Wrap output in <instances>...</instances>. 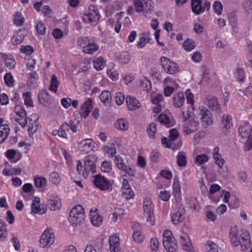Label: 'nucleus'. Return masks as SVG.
<instances>
[{"mask_svg": "<svg viewBox=\"0 0 252 252\" xmlns=\"http://www.w3.org/2000/svg\"><path fill=\"white\" fill-rule=\"evenodd\" d=\"M229 237L233 246L237 247L240 245L242 251H246L251 247L250 234L246 230L239 228L235 226L231 228Z\"/></svg>", "mask_w": 252, "mask_h": 252, "instance_id": "f257e3e1", "label": "nucleus"}, {"mask_svg": "<svg viewBox=\"0 0 252 252\" xmlns=\"http://www.w3.org/2000/svg\"><path fill=\"white\" fill-rule=\"evenodd\" d=\"M239 136L243 138L247 139L245 144V149L249 151L252 148V129L251 126L248 123H245L241 125L238 129Z\"/></svg>", "mask_w": 252, "mask_h": 252, "instance_id": "f03ea898", "label": "nucleus"}, {"mask_svg": "<svg viewBox=\"0 0 252 252\" xmlns=\"http://www.w3.org/2000/svg\"><path fill=\"white\" fill-rule=\"evenodd\" d=\"M163 244L168 252H175L178 245L175 237L172 236V233L169 230H165L163 233Z\"/></svg>", "mask_w": 252, "mask_h": 252, "instance_id": "7ed1b4c3", "label": "nucleus"}, {"mask_svg": "<svg viewBox=\"0 0 252 252\" xmlns=\"http://www.w3.org/2000/svg\"><path fill=\"white\" fill-rule=\"evenodd\" d=\"M85 217L84 209L81 205H76L73 208L69 214V221L77 225L84 220Z\"/></svg>", "mask_w": 252, "mask_h": 252, "instance_id": "20e7f679", "label": "nucleus"}, {"mask_svg": "<svg viewBox=\"0 0 252 252\" xmlns=\"http://www.w3.org/2000/svg\"><path fill=\"white\" fill-rule=\"evenodd\" d=\"M133 2L136 12H142L146 15L153 10V6L152 0H133Z\"/></svg>", "mask_w": 252, "mask_h": 252, "instance_id": "39448f33", "label": "nucleus"}, {"mask_svg": "<svg viewBox=\"0 0 252 252\" xmlns=\"http://www.w3.org/2000/svg\"><path fill=\"white\" fill-rule=\"evenodd\" d=\"M97 160V157L94 155L87 156L84 162V169L83 171L84 177L87 178L90 172L94 173L95 172V162Z\"/></svg>", "mask_w": 252, "mask_h": 252, "instance_id": "423d86ee", "label": "nucleus"}, {"mask_svg": "<svg viewBox=\"0 0 252 252\" xmlns=\"http://www.w3.org/2000/svg\"><path fill=\"white\" fill-rule=\"evenodd\" d=\"M94 184L101 190L110 191L112 187L109 180L100 174L94 176Z\"/></svg>", "mask_w": 252, "mask_h": 252, "instance_id": "0eeeda50", "label": "nucleus"}, {"mask_svg": "<svg viewBox=\"0 0 252 252\" xmlns=\"http://www.w3.org/2000/svg\"><path fill=\"white\" fill-rule=\"evenodd\" d=\"M89 12L85 13L83 17V21L86 23L96 25L99 21V15L97 8L94 5L89 6Z\"/></svg>", "mask_w": 252, "mask_h": 252, "instance_id": "6e6552de", "label": "nucleus"}, {"mask_svg": "<svg viewBox=\"0 0 252 252\" xmlns=\"http://www.w3.org/2000/svg\"><path fill=\"white\" fill-rule=\"evenodd\" d=\"M191 6L192 11L195 14L199 15L203 12L206 9H209L210 3L205 0H191Z\"/></svg>", "mask_w": 252, "mask_h": 252, "instance_id": "1a4fd4ad", "label": "nucleus"}, {"mask_svg": "<svg viewBox=\"0 0 252 252\" xmlns=\"http://www.w3.org/2000/svg\"><path fill=\"white\" fill-rule=\"evenodd\" d=\"M161 64L167 73L173 74L179 71L178 65L168 58L162 57L160 59Z\"/></svg>", "mask_w": 252, "mask_h": 252, "instance_id": "9d476101", "label": "nucleus"}, {"mask_svg": "<svg viewBox=\"0 0 252 252\" xmlns=\"http://www.w3.org/2000/svg\"><path fill=\"white\" fill-rule=\"evenodd\" d=\"M55 240V236L50 229H46L41 234L40 239V245L43 248L51 245Z\"/></svg>", "mask_w": 252, "mask_h": 252, "instance_id": "9b49d317", "label": "nucleus"}, {"mask_svg": "<svg viewBox=\"0 0 252 252\" xmlns=\"http://www.w3.org/2000/svg\"><path fill=\"white\" fill-rule=\"evenodd\" d=\"M116 166L119 169L122 170L130 176H133L135 174V170L131 167L126 166L123 158L120 156H117L114 159Z\"/></svg>", "mask_w": 252, "mask_h": 252, "instance_id": "f8f14e48", "label": "nucleus"}, {"mask_svg": "<svg viewBox=\"0 0 252 252\" xmlns=\"http://www.w3.org/2000/svg\"><path fill=\"white\" fill-rule=\"evenodd\" d=\"M199 115L203 125L208 126L213 123L212 114L206 107H202L199 109Z\"/></svg>", "mask_w": 252, "mask_h": 252, "instance_id": "ddd939ff", "label": "nucleus"}, {"mask_svg": "<svg viewBox=\"0 0 252 252\" xmlns=\"http://www.w3.org/2000/svg\"><path fill=\"white\" fill-rule=\"evenodd\" d=\"M14 112L19 116L15 121L22 126H25L27 124V113L25 110L21 106L17 105L15 107Z\"/></svg>", "mask_w": 252, "mask_h": 252, "instance_id": "4468645a", "label": "nucleus"}, {"mask_svg": "<svg viewBox=\"0 0 252 252\" xmlns=\"http://www.w3.org/2000/svg\"><path fill=\"white\" fill-rule=\"evenodd\" d=\"M198 122L193 118L185 122L183 131L187 134L194 132L198 129Z\"/></svg>", "mask_w": 252, "mask_h": 252, "instance_id": "2eb2a0df", "label": "nucleus"}, {"mask_svg": "<svg viewBox=\"0 0 252 252\" xmlns=\"http://www.w3.org/2000/svg\"><path fill=\"white\" fill-rule=\"evenodd\" d=\"M206 99L207 105L212 111L218 113L220 112L221 106L216 97L212 95H207L206 96Z\"/></svg>", "mask_w": 252, "mask_h": 252, "instance_id": "dca6fc26", "label": "nucleus"}, {"mask_svg": "<svg viewBox=\"0 0 252 252\" xmlns=\"http://www.w3.org/2000/svg\"><path fill=\"white\" fill-rule=\"evenodd\" d=\"M133 240L137 243H141L144 239V236L141 231V226L138 222H134L132 225Z\"/></svg>", "mask_w": 252, "mask_h": 252, "instance_id": "f3484780", "label": "nucleus"}, {"mask_svg": "<svg viewBox=\"0 0 252 252\" xmlns=\"http://www.w3.org/2000/svg\"><path fill=\"white\" fill-rule=\"evenodd\" d=\"M39 117L37 114H33L31 115L28 118H27V123H28L29 131L31 133H34L37 129Z\"/></svg>", "mask_w": 252, "mask_h": 252, "instance_id": "a211bd4d", "label": "nucleus"}, {"mask_svg": "<svg viewBox=\"0 0 252 252\" xmlns=\"http://www.w3.org/2000/svg\"><path fill=\"white\" fill-rule=\"evenodd\" d=\"M94 148V142L91 139L83 140L79 143V149L83 153H87Z\"/></svg>", "mask_w": 252, "mask_h": 252, "instance_id": "6ab92c4d", "label": "nucleus"}, {"mask_svg": "<svg viewBox=\"0 0 252 252\" xmlns=\"http://www.w3.org/2000/svg\"><path fill=\"white\" fill-rule=\"evenodd\" d=\"M109 248L111 252H120L119 238L116 235H111L109 237Z\"/></svg>", "mask_w": 252, "mask_h": 252, "instance_id": "aec40b11", "label": "nucleus"}, {"mask_svg": "<svg viewBox=\"0 0 252 252\" xmlns=\"http://www.w3.org/2000/svg\"><path fill=\"white\" fill-rule=\"evenodd\" d=\"M27 34V31L26 29H22L19 30L13 36L11 39L12 43L14 45L20 44Z\"/></svg>", "mask_w": 252, "mask_h": 252, "instance_id": "412c9836", "label": "nucleus"}, {"mask_svg": "<svg viewBox=\"0 0 252 252\" xmlns=\"http://www.w3.org/2000/svg\"><path fill=\"white\" fill-rule=\"evenodd\" d=\"M92 100L88 98L81 106L80 114L81 116L86 118L93 108Z\"/></svg>", "mask_w": 252, "mask_h": 252, "instance_id": "4be33fe9", "label": "nucleus"}, {"mask_svg": "<svg viewBox=\"0 0 252 252\" xmlns=\"http://www.w3.org/2000/svg\"><path fill=\"white\" fill-rule=\"evenodd\" d=\"M181 243L183 246V249L189 252L194 251L193 248L192 247L191 243L188 235L185 233H183L180 236Z\"/></svg>", "mask_w": 252, "mask_h": 252, "instance_id": "5701e85b", "label": "nucleus"}, {"mask_svg": "<svg viewBox=\"0 0 252 252\" xmlns=\"http://www.w3.org/2000/svg\"><path fill=\"white\" fill-rule=\"evenodd\" d=\"M126 103L129 110H135L141 106L139 101L135 97L131 96H127L126 97Z\"/></svg>", "mask_w": 252, "mask_h": 252, "instance_id": "b1692460", "label": "nucleus"}, {"mask_svg": "<svg viewBox=\"0 0 252 252\" xmlns=\"http://www.w3.org/2000/svg\"><path fill=\"white\" fill-rule=\"evenodd\" d=\"M68 131V126L67 124V122H64L62 124L58 130H55L53 131L52 134L54 136L58 135L63 138H66L67 136V132Z\"/></svg>", "mask_w": 252, "mask_h": 252, "instance_id": "393cba45", "label": "nucleus"}, {"mask_svg": "<svg viewBox=\"0 0 252 252\" xmlns=\"http://www.w3.org/2000/svg\"><path fill=\"white\" fill-rule=\"evenodd\" d=\"M0 58L5 62V66L9 69L14 68L16 64V62L11 55L2 54L0 53Z\"/></svg>", "mask_w": 252, "mask_h": 252, "instance_id": "a878e982", "label": "nucleus"}, {"mask_svg": "<svg viewBox=\"0 0 252 252\" xmlns=\"http://www.w3.org/2000/svg\"><path fill=\"white\" fill-rule=\"evenodd\" d=\"M173 104L177 108L181 107L185 102V96L183 93H178L174 94L173 96Z\"/></svg>", "mask_w": 252, "mask_h": 252, "instance_id": "bb28decb", "label": "nucleus"}, {"mask_svg": "<svg viewBox=\"0 0 252 252\" xmlns=\"http://www.w3.org/2000/svg\"><path fill=\"white\" fill-rule=\"evenodd\" d=\"M90 218L91 222L94 226H98L102 222V217L92 209L90 211Z\"/></svg>", "mask_w": 252, "mask_h": 252, "instance_id": "cd10ccee", "label": "nucleus"}, {"mask_svg": "<svg viewBox=\"0 0 252 252\" xmlns=\"http://www.w3.org/2000/svg\"><path fill=\"white\" fill-rule=\"evenodd\" d=\"M32 212L33 214L39 213L43 214L45 213L43 208L40 207V199L38 197H35L32 204Z\"/></svg>", "mask_w": 252, "mask_h": 252, "instance_id": "c85d7f7f", "label": "nucleus"}, {"mask_svg": "<svg viewBox=\"0 0 252 252\" xmlns=\"http://www.w3.org/2000/svg\"><path fill=\"white\" fill-rule=\"evenodd\" d=\"M219 148L215 147L213 150V158L215 160L216 163L220 167L222 168L224 163V160L222 158L221 156L219 153Z\"/></svg>", "mask_w": 252, "mask_h": 252, "instance_id": "c756f323", "label": "nucleus"}, {"mask_svg": "<svg viewBox=\"0 0 252 252\" xmlns=\"http://www.w3.org/2000/svg\"><path fill=\"white\" fill-rule=\"evenodd\" d=\"M100 99L104 104L110 106L112 100L110 92L108 91H103L100 95Z\"/></svg>", "mask_w": 252, "mask_h": 252, "instance_id": "7c9ffc66", "label": "nucleus"}, {"mask_svg": "<svg viewBox=\"0 0 252 252\" xmlns=\"http://www.w3.org/2000/svg\"><path fill=\"white\" fill-rule=\"evenodd\" d=\"M9 132L10 128L8 125H0V144L7 138Z\"/></svg>", "mask_w": 252, "mask_h": 252, "instance_id": "2f4dec72", "label": "nucleus"}, {"mask_svg": "<svg viewBox=\"0 0 252 252\" xmlns=\"http://www.w3.org/2000/svg\"><path fill=\"white\" fill-rule=\"evenodd\" d=\"M99 48V46L94 42H88V43L84 47L83 52L86 54H92Z\"/></svg>", "mask_w": 252, "mask_h": 252, "instance_id": "473e14b6", "label": "nucleus"}, {"mask_svg": "<svg viewBox=\"0 0 252 252\" xmlns=\"http://www.w3.org/2000/svg\"><path fill=\"white\" fill-rule=\"evenodd\" d=\"M116 127L122 131H126L128 128V123L125 119H120L115 123Z\"/></svg>", "mask_w": 252, "mask_h": 252, "instance_id": "72a5a7b5", "label": "nucleus"}, {"mask_svg": "<svg viewBox=\"0 0 252 252\" xmlns=\"http://www.w3.org/2000/svg\"><path fill=\"white\" fill-rule=\"evenodd\" d=\"M221 124L226 129H230L233 126L232 117L230 115H224L222 118Z\"/></svg>", "mask_w": 252, "mask_h": 252, "instance_id": "f704fd0d", "label": "nucleus"}, {"mask_svg": "<svg viewBox=\"0 0 252 252\" xmlns=\"http://www.w3.org/2000/svg\"><path fill=\"white\" fill-rule=\"evenodd\" d=\"M143 210L144 214L153 211V205L151 200L149 198H146L143 202Z\"/></svg>", "mask_w": 252, "mask_h": 252, "instance_id": "c9c22d12", "label": "nucleus"}, {"mask_svg": "<svg viewBox=\"0 0 252 252\" xmlns=\"http://www.w3.org/2000/svg\"><path fill=\"white\" fill-rule=\"evenodd\" d=\"M7 235L6 224L1 220H0V241H4Z\"/></svg>", "mask_w": 252, "mask_h": 252, "instance_id": "e433bc0d", "label": "nucleus"}, {"mask_svg": "<svg viewBox=\"0 0 252 252\" xmlns=\"http://www.w3.org/2000/svg\"><path fill=\"white\" fill-rule=\"evenodd\" d=\"M185 219L184 215L180 212H177L172 216V221L174 224H178Z\"/></svg>", "mask_w": 252, "mask_h": 252, "instance_id": "4c0bfd02", "label": "nucleus"}, {"mask_svg": "<svg viewBox=\"0 0 252 252\" xmlns=\"http://www.w3.org/2000/svg\"><path fill=\"white\" fill-rule=\"evenodd\" d=\"M93 64L94 68L97 70H100L104 67L105 61L103 58L100 57L94 60Z\"/></svg>", "mask_w": 252, "mask_h": 252, "instance_id": "58836bf2", "label": "nucleus"}, {"mask_svg": "<svg viewBox=\"0 0 252 252\" xmlns=\"http://www.w3.org/2000/svg\"><path fill=\"white\" fill-rule=\"evenodd\" d=\"M177 163L179 166L183 167L187 165L186 157L184 152H179L177 156Z\"/></svg>", "mask_w": 252, "mask_h": 252, "instance_id": "ea45409f", "label": "nucleus"}, {"mask_svg": "<svg viewBox=\"0 0 252 252\" xmlns=\"http://www.w3.org/2000/svg\"><path fill=\"white\" fill-rule=\"evenodd\" d=\"M205 248L208 252H218V245L212 241H207L205 245Z\"/></svg>", "mask_w": 252, "mask_h": 252, "instance_id": "a19ab883", "label": "nucleus"}, {"mask_svg": "<svg viewBox=\"0 0 252 252\" xmlns=\"http://www.w3.org/2000/svg\"><path fill=\"white\" fill-rule=\"evenodd\" d=\"M141 87L145 91L148 92L151 89V83L147 78L144 77L140 80Z\"/></svg>", "mask_w": 252, "mask_h": 252, "instance_id": "79ce46f5", "label": "nucleus"}, {"mask_svg": "<svg viewBox=\"0 0 252 252\" xmlns=\"http://www.w3.org/2000/svg\"><path fill=\"white\" fill-rule=\"evenodd\" d=\"M59 82L56 75L53 74L52 76L50 81V90L54 92H56L59 86Z\"/></svg>", "mask_w": 252, "mask_h": 252, "instance_id": "37998d69", "label": "nucleus"}, {"mask_svg": "<svg viewBox=\"0 0 252 252\" xmlns=\"http://www.w3.org/2000/svg\"><path fill=\"white\" fill-rule=\"evenodd\" d=\"M34 181L35 186L38 188L43 187L47 183L45 178L40 176L35 177Z\"/></svg>", "mask_w": 252, "mask_h": 252, "instance_id": "c03bdc74", "label": "nucleus"}, {"mask_svg": "<svg viewBox=\"0 0 252 252\" xmlns=\"http://www.w3.org/2000/svg\"><path fill=\"white\" fill-rule=\"evenodd\" d=\"M122 190L123 197L127 200L133 198L134 195V193L131 188L122 189Z\"/></svg>", "mask_w": 252, "mask_h": 252, "instance_id": "a18cd8bd", "label": "nucleus"}, {"mask_svg": "<svg viewBox=\"0 0 252 252\" xmlns=\"http://www.w3.org/2000/svg\"><path fill=\"white\" fill-rule=\"evenodd\" d=\"M4 80L7 86L12 87L14 85L15 80L11 73H7L4 75Z\"/></svg>", "mask_w": 252, "mask_h": 252, "instance_id": "49530a36", "label": "nucleus"}, {"mask_svg": "<svg viewBox=\"0 0 252 252\" xmlns=\"http://www.w3.org/2000/svg\"><path fill=\"white\" fill-rule=\"evenodd\" d=\"M118 59L121 62L124 63H127L130 60V56L127 52H123L120 53L118 56Z\"/></svg>", "mask_w": 252, "mask_h": 252, "instance_id": "de8ad7c7", "label": "nucleus"}, {"mask_svg": "<svg viewBox=\"0 0 252 252\" xmlns=\"http://www.w3.org/2000/svg\"><path fill=\"white\" fill-rule=\"evenodd\" d=\"M104 151L107 153L109 156L112 157L116 154V149L114 144H111L110 146H105L103 148Z\"/></svg>", "mask_w": 252, "mask_h": 252, "instance_id": "09e8293b", "label": "nucleus"}, {"mask_svg": "<svg viewBox=\"0 0 252 252\" xmlns=\"http://www.w3.org/2000/svg\"><path fill=\"white\" fill-rule=\"evenodd\" d=\"M209 160L208 156L205 154L198 155L195 158V162L201 165L207 162Z\"/></svg>", "mask_w": 252, "mask_h": 252, "instance_id": "8fccbe9b", "label": "nucleus"}, {"mask_svg": "<svg viewBox=\"0 0 252 252\" xmlns=\"http://www.w3.org/2000/svg\"><path fill=\"white\" fill-rule=\"evenodd\" d=\"M183 46L185 50L187 51H190L194 48L195 45L194 41L188 39L184 42Z\"/></svg>", "mask_w": 252, "mask_h": 252, "instance_id": "3c124183", "label": "nucleus"}, {"mask_svg": "<svg viewBox=\"0 0 252 252\" xmlns=\"http://www.w3.org/2000/svg\"><path fill=\"white\" fill-rule=\"evenodd\" d=\"M49 180L52 182L53 184L58 185L61 181L60 176L58 173L54 172L50 174Z\"/></svg>", "mask_w": 252, "mask_h": 252, "instance_id": "603ef678", "label": "nucleus"}, {"mask_svg": "<svg viewBox=\"0 0 252 252\" xmlns=\"http://www.w3.org/2000/svg\"><path fill=\"white\" fill-rule=\"evenodd\" d=\"M24 103L26 106H33V102L31 98V93L29 92L23 93Z\"/></svg>", "mask_w": 252, "mask_h": 252, "instance_id": "864d4df0", "label": "nucleus"}, {"mask_svg": "<svg viewBox=\"0 0 252 252\" xmlns=\"http://www.w3.org/2000/svg\"><path fill=\"white\" fill-rule=\"evenodd\" d=\"M158 119L159 122L164 125L166 126H169V119L168 117L164 114H161L159 115L158 117Z\"/></svg>", "mask_w": 252, "mask_h": 252, "instance_id": "5fc2aeb1", "label": "nucleus"}, {"mask_svg": "<svg viewBox=\"0 0 252 252\" xmlns=\"http://www.w3.org/2000/svg\"><path fill=\"white\" fill-rule=\"evenodd\" d=\"M24 22V18L22 16L21 14L17 12L14 19V23L17 26H22Z\"/></svg>", "mask_w": 252, "mask_h": 252, "instance_id": "6e6d98bb", "label": "nucleus"}, {"mask_svg": "<svg viewBox=\"0 0 252 252\" xmlns=\"http://www.w3.org/2000/svg\"><path fill=\"white\" fill-rule=\"evenodd\" d=\"M156 130L157 128L156 124L154 123L150 124L147 130L148 135L150 138L152 139L154 138V135Z\"/></svg>", "mask_w": 252, "mask_h": 252, "instance_id": "4d7b16f0", "label": "nucleus"}, {"mask_svg": "<svg viewBox=\"0 0 252 252\" xmlns=\"http://www.w3.org/2000/svg\"><path fill=\"white\" fill-rule=\"evenodd\" d=\"M21 52L24 53L27 55H30L33 52V47L30 45L22 46L20 49Z\"/></svg>", "mask_w": 252, "mask_h": 252, "instance_id": "13d9d810", "label": "nucleus"}, {"mask_svg": "<svg viewBox=\"0 0 252 252\" xmlns=\"http://www.w3.org/2000/svg\"><path fill=\"white\" fill-rule=\"evenodd\" d=\"M100 168L102 172H109L112 170V165L110 162L104 161L101 164Z\"/></svg>", "mask_w": 252, "mask_h": 252, "instance_id": "bf43d9fd", "label": "nucleus"}, {"mask_svg": "<svg viewBox=\"0 0 252 252\" xmlns=\"http://www.w3.org/2000/svg\"><path fill=\"white\" fill-rule=\"evenodd\" d=\"M36 29L38 34L42 35L45 33V26L44 23L41 22H38L36 23Z\"/></svg>", "mask_w": 252, "mask_h": 252, "instance_id": "052dcab7", "label": "nucleus"}, {"mask_svg": "<svg viewBox=\"0 0 252 252\" xmlns=\"http://www.w3.org/2000/svg\"><path fill=\"white\" fill-rule=\"evenodd\" d=\"M173 189L174 195L176 197L180 194V186L178 180H175L173 185Z\"/></svg>", "mask_w": 252, "mask_h": 252, "instance_id": "680f3d73", "label": "nucleus"}, {"mask_svg": "<svg viewBox=\"0 0 252 252\" xmlns=\"http://www.w3.org/2000/svg\"><path fill=\"white\" fill-rule=\"evenodd\" d=\"M243 8L245 11L248 14H250L252 11V2L250 0H246L243 4Z\"/></svg>", "mask_w": 252, "mask_h": 252, "instance_id": "e2e57ef3", "label": "nucleus"}, {"mask_svg": "<svg viewBox=\"0 0 252 252\" xmlns=\"http://www.w3.org/2000/svg\"><path fill=\"white\" fill-rule=\"evenodd\" d=\"M159 197L163 201H168L170 197V193L166 190H162L160 192Z\"/></svg>", "mask_w": 252, "mask_h": 252, "instance_id": "0e129e2a", "label": "nucleus"}, {"mask_svg": "<svg viewBox=\"0 0 252 252\" xmlns=\"http://www.w3.org/2000/svg\"><path fill=\"white\" fill-rule=\"evenodd\" d=\"M186 94L187 96V102L191 105H193L194 103V96L192 93H191L189 89H188L186 91Z\"/></svg>", "mask_w": 252, "mask_h": 252, "instance_id": "69168bd1", "label": "nucleus"}, {"mask_svg": "<svg viewBox=\"0 0 252 252\" xmlns=\"http://www.w3.org/2000/svg\"><path fill=\"white\" fill-rule=\"evenodd\" d=\"M179 135L178 131L175 128L171 129L169 131V138L172 142L176 140L178 138Z\"/></svg>", "mask_w": 252, "mask_h": 252, "instance_id": "338daca9", "label": "nucleus"}, {"mask_svg": "<svg viewBox=\"0 0 252 252\" xmlns=\"http://www.w3.org/2000/svg\"><path fill=\"white\" fill-rule=\"evenodd\" d=\"M214 11L218 14H220L222 11V4L220 1H215L213 4Z\"/></svg>", "mask_w": 252, "mask_h": 252, "instance_id": "774afa93", "label": "nucleus"}]
</instances>
